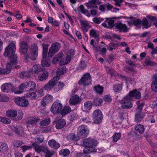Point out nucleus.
Instances as JSON below:
<instances>
[{
    "label": "nucleus",
    "mask_w": 157,
    "mask_h": 157,
    "mask_svg": "<svg viewBox=\"0 0 157 157\" xmlns=\"http://www.w3.org/2000/svg\"><path fill=\"white\" fill-rule=\"evenodd\" d=\"M29 46L27 42L22 41L20 44V52L22 54L27 55Z\"/></svg>",
    "instance_id": "nucleus-13"
},
{
    "label": "nucleus",
    "mask_w": 157,
    "mask_h": 157,
    "mask_svg": "<svg viewBox=\"0 0 157 157\" xmlns=\"http://www.w3.org/2000/svg\"><path fill=\"white\" fill-rule=\"evenodd\" d=\"M93 103L91 101H88L84 103V111H88L90 110L92 107Z\"/></svg>",
    "instance_id": "nucleus-31"
},
{
    "label": "nucleus",
    "mask_w": 157,
    "mask_h": 157,
    "mask_svg": "<svg viewBox=\"0 0 157 157\" xmlns=\"http://www.w3.org/2000/svg\"><path fill=\"white\" fill-rule=\"evenodd\" d=\"M108 73L111 76L116 77L117 75V72L112 69H109Z\"/></svg>",
    "instance_id": "nucleus-62"
},
{
    "label": "nucleus",
    "mask_w": 157,
    "mask_h": 157,
    "mask_svg": "<svg viewBox=\"0 0 157 157\" xmlns=\"http://www.w3.org/2000/svg\"><path fill=\"white\" fill-rule=\"evenodd\" d=\"M41 66L38 64H35L30 69V71L33 72L35 73H37L43 71Z\"/></svg>",
    "instance_id": "nucleus-26"
},
{
    "label": "nucleus",
    "mask_w": 157,
    "mask_h": 157,
    "mask_svg": "<svg viewBox=\"0 0 157 157\" xmlns=\"http://www.w3.org/2000/svg\"><path fill=\"white\" fill-rule=\"evenodd\" d=\"M71 111V109L69 106H65L61 110L60 112V114L62 115H65Z\"/></svg>",
    "instance_id": "nucleus-39"
},
{
    "label": "nucleus",
    "mask_w": 157,
    "mask_h": 157,
    "mask_svg": "<svg viewBox=\"0 0 157 157\" xmlns=\"http://www.w3.org/2000/svg\"><path fill=\"white\" fill-rule=\"evenodd\" d=\"M16 49V45L13 43L10 44L6 48L4 55L9 58L10 63H7L6 69H3L0 67V75L9 73L11 71L12 65L17 63V57L15 54Z\"/></svg>",
    "instance_id": "nucleus-1"
},
{
    "label": "nucleus",
    "mask_w": 157,
    "mask_h": 157,
    "mask_svg": "<svg viewBox=\"0 0 157 157\" xmlns=\"http://www.w3.org/2000/svg\"><path fill=\"white\" fill-rule=\"evenodd\" d=\"M20 76L21 78L24 79L26 78L29 77L30 75L29 72L26 71H23L20 73Z\"/></svg>",
    "instance_id": "nucleus-47"
},
{
    "label": "nucleus",
    "mask_w": 157,
    "mask_h": 157,
    "mask_svg": "<svg viewBox=\"0 0 157 157\" xmlns=\"http://www.w3.org/2000/svg\"><path fill=\"white\" fill-rule=\"evenodd\" d=\"M27 88H29V91H31L34 90L36 87V83L34 82L31 81L29 82H27Z\"/></svg>",
    "instance_id": "nucleus-38"
},
{
    "label": "nucleus",
    "mask_w": 157,
    "mask_h": 157,
    "mask_svg": "<svg viewBox=\"0 0 157 157\" xmlns=\"http://www.w3.org/2000/svg\"><path fill=\"white\" fill-rule=\"evenodd\" d=\"M9 99V98L6 95L2 94L0 95V101H7Z\"/></svg>",
    "instance_id": "nucleus-56"
},
{
    "label": "nucleus",
    "mask_w": 157,
    "mask_h": 157,
    "mask_svg": "<svg viewBox=\"0 0 157 157\" xmlns=\"http://www.w3.org/2000/svg\"><path fill=\"white\" fill-rule=\"evenodd\" d=\"M62 108V105L60 103L56 101L52 105L51 111L54 114L58 113L61 112Z\"/></svg>",
    "instance_id": "nucleus-11"
},
{
    "label": "nucleus",
    "mask_w": 157,
    "mask_h": 157,
    "mask_svg": "<svg viewBox=\"0 0 157 157\" xmlns=\"http://www.w3.org/2000/svg\"><path fill=\"white\" fill-rule=\"evenodd\" d=\"M128 23L129 25L133 24L135 26H139L141 25V20L139 19H134L133 21H128Z\"/></svg>",
    "instance_id": "nucleus-42"
},
{
    "label": "nucleus",
    "mask_w": 157,
    "mask_h": 157,
    "mask_svg": "<svg viewBox=\"0 0 157 157\" xmlns=\"http://www.w3.org/2000/svg\"><path fill=\"white\" fill-rule=\"evenodd\" d=\"M63 56V54L62 52L58 54L53 59L52 62L53 63H56L57 61L61 60Z\"/></svg>",
    "instance_id": "nucleus-34"
},
{
    "label": "nucleus",
    "mask_w": 157,
    "mask_h": 157,
    "mask_svg": "<svg viewBox=\"0 0 157 157\" xmlns=\"http://www.w3.org/2000/svg\"><path fill=\"white\" fill-rule=\"evenodd\" d=\"M41 65L44 67H48L50 64L46 60V59H42L41 61Z\"/></svg>",
    "instance_id": "nucleus-61"
},
{
    "label": "nucleus",
    "mask_w": 157,
    "mask_h": 157,
    "mask_svg": "<svg viewBox=\"0 0 157 157\" xmlns=\"http://www.w3.org/2000/svg\"><path fill=\"white\" fill-rule=\"evenodd\" d=\"M58 84L57 86L55 87L54 90V91L55 92L62 90L65 85L64 83L61 82H58Z\"/></svg>",
    "instance_id": "nucleus-37"
},
{
    "label": "nucleus",
    "mask_w": 157,
    "mask_h": 157,
    "mask_svg": "<svg viewBox=\"0 0 157 157\" xmlns=\"http://www.w3.org/2000/svg\"><path fill=\"white\" fill-rule=\"evenodd\" d=\"M14 101L17 105L20 106L27 107L29 105L28 100L24 97L16 98Z\"/></svg>",
    "instance_id": "nucleus-9"
},
{
    "label": "nucleus",
    "mask_w": 157,
    "mask_h": 157,
    "mask_svg": "<svg viewBox=\"0 0 157 157\" xmlns=\"http://www.w3.org/2000/svg\"><path fill=\"white\" fill-rule=\"evenodd\" d=\"M93 118L94 123L98 124L100 123L103 118L101 111L99 109L95 110L93 113Z\"/></svg>",
    "instance_id": "nucleus-8"
},
{
    "label": "nucleus",
    "mask_w": 157,
    "mask_h": 157,
    "mask_svg": "<svg viewBox=\"0 0 157 157\" xmlns=\"http://www.w3.org/2000/svg\"><path fill=\"white\" fill-rule=\"evenodd\" d=\"M23 144V142L20 140H16L13 143V146L16 147H20Z\"/></svg>",
    "instance_id": "nucleus-54"
},
{
    "label": "nucleus",
    "mask_w": 157,
    "mask_h": 157,
    "mask_svg": "<svg viewBox=\"0 0 157 157\" xmlns=\"http://www.w3.org/2000/svg\"><path fill=\"white\" fill-rule=\"evenodd\" d=\"M82 146L84 147L83 151L85 154H89L92 152H95L96 149L94 148L96 146L98 142L94 139L90 138L84 139L82 141Z\"/></svg>",
    "instance_id": "nucleus-2"
},
{
    "label": "nucleus",
    "mask_w": 157,
    "mask_h": 157,
    "mask_svg": "<svg viewBox=\"0 0 157 157\" xmlns=\"http://www.w3.org/2000/svg\"><path fill=\"white\" fill-rule=\"evenodd\" d=\"M122 88V85L121 84H115L113 86V90L116 93L120 92Z\"/></svg>",
    "instance_id": "nucleus-41"
},
{
    "label": "nucleus",
    "mask_w": 157,
    "mask_h": 157,
    "mask_svg": "<svg viewBox=\"0 0 157 157\" xmlns=\"http://www.w3.org/2000/svg\"><path fill=\"white\" fill-rule=\"evenodd\" d=\"M143 26V28L148 29L151 26V24L148 22L146 18H144L143 21H141V24Z\"/></svg>",
    "instance_id": "nucleus-36"
},
{
    "label": "nucleus",
    "mask_w": 157,
    "mask_h": 157,
    "mask_svg": "<svg viewBox=\"0 0 157 157\" xmlns=\"http://www.w3.org/2000/svg\"><path fill=\"white\" fill-rule=\"evenodd\" d=\"M40 120V118L38 117H29L26 122L27 127L37 126Z\"/></svg>",
    "instance_id": "nucleus-12"
},
{
    "label": "nucleus",
    "mask_w": 157,
    "mask_h": 157,
    "mask_svg": "<svg viewBox=\"0 0 157 157\" xmlns=\"http://www.w3.org/2000/svg\"><path fill=\"white\" fill-rule=\"evenodd\" d=\"M60 77L57 76L54 77L48 82L44 86V88L46 90H50L56 84L57 81L59 79Z\"/></svg>",
    "instance_id": "nucleus-10"
},
{
    "label": "nucleus",
    "mask_w": 157,
    "mask_h": 157,
    "mask_svg": "<svg viewBox=\"0 0 157 157\" xmlns=\"http://www.w3.org/2000/svg\"><path fill=\"white\" fill-rule=\"evenodd\" d=\"M81 119L83 122L86 123H90L91 122L90 118L87 116L83 117Z\"/></svg>",
    "instance_id": "nucleus-58"
},
{
    "label": "nucleus",
    "mask_w": 157,
    "mask_h": 157,
    "mask_svg": "<svg viewBox=\"0 0 157 157\" xmlns=\"http://www.w3.org/2000/svg\"><path fill=\"white\" fill-rule=\"evenodd\" d=\"M70 153L69 150L67 148L63 149L59 151V154L64 157L68 156Z\"/></svg>",
    "instance_id": "nucleus-32"
},
{
    "label": "nucleus",
    "mask_w": 157,
    "mask_h": 157,
    "mask_svg": "<svg viewBox=\"0 0 157 157\" xmlns=\"http://www.w3.org/2000/svg\"><path fill=\"white\" fill-rule=\"evenodd\" d=\"M103 87L98 85L94 87L95 91L98 94H101L103 92Z\"/></svg>",
    "instance_id": "nucleus-44"
},
{
    "label": "nucleus",
    "mask_w": 157,
    "mask_h": 157,
    "mask_svg": "<svg viewBox=\"0 0 157 157\" xmlns=\"http://www.w3.org/2000/svg\"><path fill=\"white\" fill-rule=\"evenodd\" d=\"M145 63L147 66H155L156 65V63L151 61L149 59H145Z\"/></svg>",
    "instance_id": "nucleus-60"
},
{
    "label": "nucleus",
    "mask_w": 157,
    "mask_h": 157,
    "mask_svg": "<svg viewBox=\"0 0 157 157\" xmlns=\"http://www.w3.org/2000/svg\"><path fill=\"white\" fill-rule=\"evenodd\" d=\"M102 102V100L101 98H96L94 99L92 103L95 106H99L101 105Z\"/></svg>",
    "instance_id": "nucleus-43"
},
{
    "label": "nucleus",
    "mask_w": 157,
    "mask_h": 157,
    "mask_svg": "<svg viewBox=\"0 0 157 157\" xmlns=\"http://www.w3.org/2000/svg\"><path fill=\"white\" fill-rule=\"evenodd\" d=\"M78 115L74 113L72 114L69 117V120L71 122H73L74 120L77 119L78 117Z\"/></svg>",
    "instance_id": "nucleus-57"
},
{
    "label": "nucleus",
    "mask_w": 157,
    "mask_h": 157,
    "mask_svg": "<svg viewBox=\"0 0 157 157\" xmlns=\"http://www.w3.org/2000/svg\"><path fill=\"white\" fill-rule=\"evenodd\" d=\"M82 99L77 94L72 96L69 100V103L71 105H75L79 104Z\"/></svg>",
    "instance_id": "nucleus-14"
},
{
    "label": "nucleus",
    "mask_w": 157,
    "mask_h": 157,
    "mask_svg": "<svg viewBox=\"0 0 157 157\" xmlns=\"http://www.w3.org/2000/svg\"><path fill=\"white\" fill-rule=\"evenodd\" d=\"M114 21L112 19L107 18L105 22L102 23L101 25L105 28L111 29L115 25Z\"/></svg>",
    "instance_id": "nucleus-17"
},
{
    "label": "nucleus",
    "mask_w": 157,
    "mask_h": 157,
    "mask_svg": "<svg viewBox=\"0 0 157 157\" xmlns=\"http://www.w3.org/2000/svg\"><path fill=\"white\" fill-rule=\"evenodd\" d=\"M37 96L35 92H29L26 94V97L31 100H34L36 99Z\"/></svg>",
    "instance_id": "nucleus-40"
},
{
    "label": "nucleus",
    "mask_w": 157,
    "mask_h": 157,
    "mask_svg": "<svg viewBox=\"0 0 157 157\" xmlns=\"http://www.w3.org/2000/svg\"><path fill=\"white\" fill-rule=\"evenodd\" d=\"M60 43L56 42L53 43L50 47L48 52L49 57H52L53 55L58 52L61 47Z\"/></svg>",
    "instance_id": "nucleus-7"
},
{
    "label": "nucleus",
    "mask_w": 157,
    "mask_h": 157,
    "mask_svg": "<svg viewBox=\"0 0 157 157\" xmlns=\"http://www.w3.org/2000/svg\"><path fill=\"white\" fill-rule=\"evenodd\" d=\"M32 146H27L24 145L21 146V148L23 150V152H25L26 150H30L32 149Z\"/></svg>",
    "instance_id": "nucleus-64"
},
{
    "label": "nucleus",
    "mask_w": 157,
    "mask_h": 157,
    "mask_svg": "<svg viewBox=\"0 0 157 157\" xmlns=\"http://www.w3.org/2000/svg\"><path fill=\"white\" fill-rule=\"evenodd\" d=\"M44 138L43 135H40L38 136L35 139V142L38 144H40L43 142Z\"/></svg>",
    "instance_id": "nucleus-52"
},
{
    "label": "nucleus",
    "mask_w": 157,
    "mask_h": 157,
    "mask_svg": "<svg viewBox=\"0 0 157 157\" xmlns=\"http://www.w3.org/2000/svg\"><path fill=\"white\" fill-rule=\"evenodd\" d=\"M10 128L19 136H22L23 132V129L22 127H20L18 128L15 126L12 125L10 126Z\"/></svg>",
    "instance_id": "nucleus-22"
},
{
    "label": "nucleus",
    "mask_w": 157,
    "mask_h": 157,
    "mask_svg": "<svg viewBox=\"0 0 157 157\" xmlns=\"http://www.w3.org/2000/svg\"><path fill=\"white\" fill-rule=\"evenodd\" d=\"M103 100L105 102L108 104L110 103L112 100L111 97L109 95H105L104 97Z\"/></svg>",
    "instance_id": "nucleus-51"
},
{
    "label": "nucleus",
    "mask_w": 157,
    "mask_h": 157,
    "mask_svg": "<svg viewBox=\"0 0 157 157\" xmlns=\"http://www.w3.org/2000/svg\"><path fill=\"white\" fill-rule=\"evenodd\" d=\"M86 63L84 61H81L79 67L78 69L79 70H82L84 69L86 67Z\"/></svg>",
    "instance_id": "nucleus-63"
},
{
    "label": "nucleus",
    "mask_w": 157,
    "mask_h": 157,
    "mask_svg": "<svg viewBox=\"0 0 157 157\" xmlns=\"http://www.w3.org/2000/svg\"><path fill=\"white\" fill-rule=\"evenodd\" d=\"M50 120L49 118L45 119L41 121L40 123V124L41 126H44L48 125L50 123Z\"/></svg>",
    "instance_id": "nucleus-48"
},
{
    "label": "nucleus",
    "mask_w": 157,
    "mask_h": 157,
    "mask_svg": "<svg viewBox=\"0 0 157 157\" xmlns=\"http://www.w3.org/2000/svg\"><path fill=\"white\" fill-rule=\"evenodd\" d=\"M48 144L50 147L55 149H58L60 146L59 143L53 139L49 140L48 141Z\"/></svg>",
    "instance_id": "nucleus-19"
},
{
    "label": "nucleus",
    "mask_w": 157,
    "mask_h": 157,
    "mask_svg": "<svg viewBox=\"0 0 157 157\" xmlns=\"http://www.w3.org/2000/svg\"><path fill=\"white\" fill-rule=\"evenodd\" d=\"M121 137V134L119 133H116L114 135L113 137V142H116L119 140Z\"/></svg>",
    "instance_id": "nucleus-49"
},
{
    "label": "nucleus",
    "mask_w": 157,
    "mask_h": 157,
    "mask_svg": "<svg viewBox=\"0 0 157 157\" xmlns=\"http://www.w3.org/2000/svg\"><path fill=\"white\" fill-rule=\"evenodd\" d=\"M90 35L94 37L97 41L98 40V33H96L94 29H92L90 30Z\"/></svg>",
    "instance_id": "nucleus-45"
},
{
    "label": "nucleus",
    "mask_w": 157,
    "mask_h": 157,
    "mask_svg": "<svg viewBox=\"0 0 157 157\" xmlns=\"http://www.w3.org/2000/svg\"><path fill=\"white\" fill-rule=\"evenodd\" d=\"M116 29H117L120 32H126L128 31V28L126 25L121 22L116 23L115 24Z\"/></svg>",
    "instance_id": "nucleus-16"
},
{
    "label": "nucleus",
    "mask_w": 157,
    "mask_h": 157,
    "mask_svg": "<svg viewBox=\"0 0 157 157\" xmlns=\"http://www.w3.org/2000/svg\"><path fill=\"white\" fill-rule=\"evenodd\" d=\"M32 146L34 147L33 149L35 151L38 153H40L41 152H43L45 147V146H40L35 143H33Z\"/></svg>",
    "instance_id": "nucleus-21"
},
{
    "label": "nucleus",
    "mask_w": 157,
    "mask_h": 157,
    "mask_svg": "<svg viewBox=\"0 0 157 157\" xmlns=\"http://www.w3.org/2000/svg\"><path fill=\"white\" fill-rule=\"evenodd\" d=\"M92 82L91 76L89 73H87L83 75L81 78L78 84L83 85L84 86H87L91 84Z\"/></svg>",
    "instance_id": "nucleus-5"
},
{
    "label": "nucleus",
    "mask_w": 157,
    "mask_h": 157,
    "mask_svg": "<svg viewBox=\"0 0 157 157\" xmlns=\"http://www.w3.org/2000/svg\"><path fill=\"white\" fill-rule=\"evenodd\" d=\"M77 131L78 135L83 138L87 137L89 133V130L87 126L83 125L79 126Z\"/></svg>",
    "instance_id": "nucleus-6"
},
{
    "label": "nucleus",
    "mask_w": 157,
    "mask_h": 157,
    "mask_svg": "<svg viewBox=\"0 0 157 157\" xmlns=\"http://www.w3.org/2000/svg\"><path fill=\"white\" fill-rule=\"evenodd\" d=\"M11 91L14 92V93L17 94H21L23 91L20 88H19V87L18 88H15L13 86Z\"/></svg>",
    "instance_id": "nucleus-53"
},
{
    "label": "nucleus",
    "mask_w": 157,
    "mask_h": 157,
    "mask_svg": "<svg viewBox=\"0 0 157 157\" xmlns=\"http://www.w3.org/2000/svg\"><path fill=\"white\" fill-rule=\"evenodd\" d=\"M106 46L109 51H112L113 50V48L115 49L117 47V44L113 43H110L108 45H106Z\"/></svg>",
    "instance_id": "nucleus-50"
},
{
    "label": "nucleus",
    "mask_w": 157,
    "mask_h": 157,
    "mask_svg": "<svg viewBox=\"0 0 157 157\" xmlns=\"http://www.w3.org/2000/svg\"><path fill=\"white\" fill-rule=\"evenodd\" d=\"M68 138L73 141H76L77 140V136L74 133L70 134L68 136Z\"/></svg>",
    "instance_id": "nucleus-59"
},
{
    "label": "nucleus",
    "mask_w": 157,
    "mask_h": 157,
    "mask_svg": "<svg viewBox=\"0 0 157 157\" xmlns=\"http://www.w3.org/2000/svg\"><path fill=\"white\" fill-rule=\"evenodd\" d=\"M131 98L128 96H126L120 102L121 107L124 109H129L132 106V104L131 102Z\"/></svg>",
    "instance_id": "nucleus-4"
},
{
    "label": "nucleus",
    "mask_w": 157,
    "mask_h": 157,
    "mask_svg": "<svg viewBox=\"0 0 157 157\" xmlns=\"http://www.w3.org/2000/svg\"><path fill=\"white\" fill-rule=\"evenodd\" d=\"M43 152L45 154V157H51L54 155L55 153V151H50L49 148L46 146H45Z\"/></svg>",
    "instance_id": "nucleus-27"
},
{
    "label": "nucleus",
    "mask_w": 157,
    "mask_h": 157,
    "mask_svg": "<svg viewBox=\"0 0 157 157\" xmlns=\"http://www.w3.org/2000/svg\"><path fill=\"white\" fill-rule=\"evenodd\" d=\"M66 121L63 119H60L56 121V128L60 129L64 127L66 124Z\"/></svg>",
    "instance_id": "nucleus-20"
},
{
    "label": "nucleus",
    "mask_w": 157,
    "mask_h": 157,
    "mask_svg": "<svg viewBox=\"0 0 157 157\" xmlns=\"http://www.w3.org/2000/svg\"><path fill=\"white\" fill-rule=\"evenodd\" d=\"M6 115L7 117H10L13 120L17 115V112L14 110H10L6 112Z\"/></svg>",
    "instance_id": "nucleus-24"
},
{
    "label": "nucleus",
    "mask_w": 157,
    "mask_h": 157,
    "mask_svg": "<svg viewBox=\"0 0 157 157\" xmlns=\"http://www.w3.org/2000/svg\"><path fill=\"white\" fill-rule=\"evenodd\" d=\"M47 102H51L52 100V97L50 95H47L43 98Z\"/></svg>",
    "instance_id": "nucleus-55"
},
{
    "label": "nucleus",
    "mask_w": 157,
    "mask_h": 157,
    "mask_svg": "<svg viewBox=\"0 0 157 157\" xmlns=\"http://www.w3.org/2000/svg\"><path fill=\"white\" fill-rule=\"evenodd\" d=\"M71 56L70 55H67V56L65 58H63L62 60L59 62V64L63 65L68 63L71 60Z\"/></svg>",
    "instance_id": "nucleus-29"
},
{
    "label": "nucleus",
    "mask_w": 157,
    "mask_h": 157,
    "mask_svg": "<svg viewBox=\"0 0 157 157\" xmlns=\"http://www.w3.org/2000/svg\"><path fill=\"white\" fill-rule=\"evenodd\" d=\"M38 49L36 44L34 43L31 45L30 52L25 56V60H26L31 59L35 60L37 56Z\"/></svg>",
    "instance_id": "nucleus-3"
},
{
    "label": "nucleus",
    "mask_w": 157,
    "mask_h": 157,
    "mask_svg": "<svg viewBox=\"0 0 157 157\" xmlns=\"http://www.w3.org/2000/svg\"><path fill=\"white\" fill-rule=\"evenodd\" d=\"M144 117V114L143 112H137L135 114V121L137 122H140Z\"/></svg>",
    "instance_id": "nucleus-28"
},
{
    "label": "nucleus",
    "mask_w": 157,
    "mask_h": 157,
    "mask_svg": "<svg viewBox=\"0 0 157 157\" xmlns=\"http://www.w3.org/2000/svg\"><path fill=\"white\" fill-rule=\"evenodd\" d=\"M135 129L136 134H142L144 132L145 128L143 125L141 124H136L135 127Z\"/></svg>",
    "instance_id": "nucleus-23"
},
{
    "label": "nucleus",
    "mask_w": 157,
    "mask_h": 157,
    "mask_svg": "<svg viewBox=\"0 0 157 157\" xmlns=\"http://www.w3.org/2000/svg\"><path fill=\"white\" fill-rule=\"evenodd\" d=\"M0 121L6 124H9L10 123V119L2 117H0Z\"/></svg>",
    "instance_id": "nucleus-46"
},
{
    "label": "nucleus",
    "mask_w": 157,
    "mask_h": 157,
    "mask_svg": "<svg viewBox=\"0 0 157 157\" xmlns=\"http://www.w3.org/2000/svg\"><path fill=\"white\" fill-rule=\"evenodd\" d=\"M67 71V69L65 67L63 66L57 69L56 71L57 75H62L66 73Z\"/></svg>",
    "instance_id": "nucleus-30"
},
{
    "label": "nucleus",
    "mask_w": 157,
    "mask_h": 157,
    "mask_svg": "<svg viewBox=\"0 0 157 157\" xmlns=\"http://www.w3.org/2000/svg\"><path fill=\"white\" fill-rule=\"evenodd\" d=\"M152 78L154 79L151 84V89L153 91L157 92V74L152 76Z\"/></svg>",
    "instance_id": "nucleus-25"
},
{
    "label": "nucleus",
    "mask_w": 157,
    "mask_h": 157,
    "mask_svg": "<svg viewBox=\"0 0 157 157\" xmlns=\"http://www.w3.org/2000/svg\"><path fill=\"white\" fill-rule=\"evenodd\" d=\"M127 96L131 98L132 101L133 98L137 99H140L141 97V94L140 91H138L136 89H135L130 91Z\"/></svg>",
    "instance_id": "nucleus-15"
},
{
    "label": "nucleus",
    "mask_w": 157,
    "mask_h": 157,
    "mask_svg": "<svg viewBox=\"0 0 157 157\" xmlns=\"http://www.w3.org/2000/svg\"><path fill=\"white\" fill-rule=\"evenodd\" d=\"M48 72L45 71L41 75H40L38 77L39 79L41 81L46 80L48 77Z\"/></svg>",
    "instance_id": "nucleus-35"
},
{
    "label": "nucleus",
    "mask_w": 157,
    "mask_h": 157,
    "mask_svg": "<svg viewBox=\"0 0 157 157\" xmlns=\"http://www.w3.org/2000/svg\"><path fill=\"white\" fill-rule=\"evenodd\" d=\"M13 86L10 83H6L3 84L1 86V90L4 92L8 93L12 89Z\"/></svg>",
    "instance_id": "nucleus-18"
},
{
    "label": "nucleus",
    "mask_w": 157,
    "mask_h": 157,
    "mask_svg": "<svg viewBox=\"0 0 157 157\" xmlns=\"http://www.w3.org/2000/svg\"><path fill=\"white\" fill-rule=\"evenodd\" d=\"M9 148L7 144L6 143H2L0 146V151L5 153L8 151Z\"/></svg>",
    "instance_id": "nucleus-33"
}]
</instances>
